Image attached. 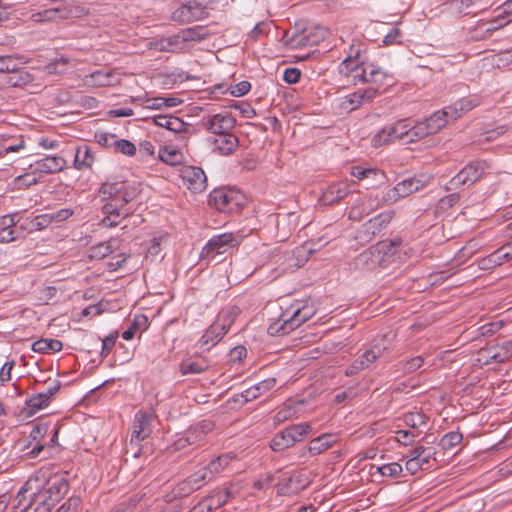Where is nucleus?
Listing matches in <instances>:
<instances>
[{
	"instance_id": "obj_12",
	"label": "nucleus",
	"mask_w": 512,
	"mask_h": 512,
	"mask_svg": "<svg viewBox=\"0 0 512 512\" xmlns=\"http://www.w3.org/2000/svg\"><path fill=\"white\" fill-rule=\"evenodd\" d=\"M378 94L379 89L376 87L358 89L342 99L340 108L348 112L354 111L360 106L372 102Z\"/></svg>"
},
{
	"instance_id": "obj_39",
	"label": "nucleus",
	"mask_w": 512,
	"mask_h": 512,
	"mask_svg": "<svg viewBox=\"0 0 512 512\" xmlns=\"http://www.w3.org/2000/svg\"><path fill=\"white\" fill-rule=\"evenodd\" d=\"M505 325V322L503 320H496L488 322L476 330V335L473 337V340H478L481 338H488L496 334L498 331H500Z\"/></svg>"
},
{
	"instance_id": "obj_22",
	"label": "nucleus",
	"mask_w": 512,
	"mask_h": 512,
	"mask_svg": "<svg viewBox=\"0 0 512 512\" xmlns=\"http://www.w3.org/2000/svg\"><path fill=\"white\" fill-rule=\"evenodd\" d=\"M208 141L213 145L214 152L224 156L231 155L239 146L238 137L231 132L209 138Z\"/></svg>"
},
{
	"instance_id": "obj_53",
	"label": "nucleus",
	"mask_w": 512,
	"mask_h": 512,
	"mask_svg": "<svg viewBox=\"0 0 512 512\" xmlns=\"http://www.w3.org/2000/svg\"><path fill=\"white\" fill-rule=\"evenodd\" d=\"M292 434L295 443L302 441L312 431V426L308 422L294 424L287 427Z\"/></svg>"
},
{
	"instance_id": "obj_34",
	"label": "nucleus",
	"mask_w": 512,
	"mask_h": 512,
	"mask_svg": "<svg viewBox=\"0 0 512 512\" xmlns=\"http://www.w3.org/2000/svg\"><path fill=\"white\" fill-rule=\"evenodd\" d=\"M295 444L292 434L287 428L277 433L271 440L270 447L273 451H283Z\"/></svg>"
},
{
	"instance_id": "obj_30",
	"label": "nucleus",
	"mask_w": 512,
	"mask_h": 512,
	"mask_svg": "<svg viewBox=\"0 0 512 512\" xmlns=\"http://www.w3.org/2000/svg\"><path fill=\"white\" fill-rule=\"evenodd\" d=\"M105 203L101 207V212L103 214H110L116 216H122L123 218H127L131 215L130 212L125 211V207L129 202H122V199H102Z\"/></svg>"
},
{
	"instance_id": "obj_52",
	"label": "nucleus",
	"mask_w": 512,
	"mask_h": 512,
	"mask_svg": "<svg viewBox=\"0 0 512 512\" xmlns=\"http://www.w3.org/2000/svg\"><path fill=\"white\" fill-rule=\"evenodd\" d=\"M159 158L166 164L175 166L182 162L183 155L176 149H169L165 147L159 151Z\"/></svg>"
},
{
	"instance_id": "obj_19",
	"label": "nucleus",
	"mask_w": 512,
	"mask_h": 512,
	"mask_svg": "<svg viewBox=\"0 0 512 512\" xmlns=\"http://www.w3.org/2000/svg\"><path fill=\"white\" fill-rule=\"evenodd\" d=\"M457 118V107L448 106L442 110L436 111L425 121L431 134H436L446 126L449 120H456Z\"/></svg>"
},
{
	"instance_id": "obj_43",
	"label": "nucleus",
	"mask_w": 512,
	"mask_h": 512,
	"mask_svg": "<svg viewBox=\"0 0 512 512\" xmlns=\"http://www.w3.org/2000/svg\"><path fill=\"white\" fill-rule=\"evenodd\" d=\"M302 402L299 403H285L282 408H280L274 416V422L276 424L283 423L291 418H293L297 412V406L301 405Z\"/></svg>"
},
{
	"instance_id": "obj_8",
	"label": "nucleus",
	"mask_w": 512,
	"mask_h": 512,
	"mask_svg": "<svg viewBox=\"0 0 512 512\" xmlns=\"http://www.w3.org/2000/svg\"><path fill=\"white\" fill-rule=\"evenodd\" d=\"M236 245H238V241L232 233L213 236L202 249L201 258L214 259L217 255L226 253L228 249Z\"/></svg>"
},
{
	"instance_id": "obj_5",
	"label": "nucleus",
	"mask_w": 512,
	"mask_h": 512,
	"mask_svg": "<svg viewBox=\"0 0 512 512\" xmlns=\"http://www.w3.org/2000/svg\"><path fill=\"white\" fill-rule=\"evenodd\" d=\"M294 309L290 316H287L286 313L282 315V323L278 327L277 323L271 325L269 327V332L273 334L274 332L281 333L282 335L288 334L292 330L298 328L301 324L308 321L313 315L314 310L312 307H308L307 305H293Z\"/></svg>"
},
{
	"instance_id": "obj_37",
	"label": "nucleus",
	"mask_w": 512,
	"mask_h": 512,
	"mask_svg": "<svg viewBox=\"0 0 512 512\" xmlns=\"http://www.w3.org/2000/svg\"><path fill=\"white\" fill-rule=\"evenodd\" d=\"M185 40L180 37V31L177 34L162 39L159 43V49L167 52H178L185 47Z\"/></svg>"
},
{
	"instance_id": "obj_1",
	"label": "nucleus",
	"mask_w": 512,
	"mask_h": 512,
	"mask_svg": "<svg viewBox=\"0 0 512 512\" xmlns=\"http://www.w3.org/2000/svg\"><path fill=\"white\" fill-rule=\"evenodd\" d=\"M30 480L16 496L15 512H50L69 490L68 479L64 475L50 478L43 489L32 491Z\"/></svg>"
},
{
	"instance_id": "obj_27",
	"label": "nucleus",
	"mask_w": 512,
	"mask_h": 512,
	"mask_svg": "<svg viewBox=\"0 0 512 512\" xmlns=\"http://www.w3.org/2000/svg\"><path fill=\"white\" fill-rule=\"evenodd\" d=\"M337 441V438L333 434H322L321 436L314 438L310 441L308 451L311 455H319L326 451Z\"/></svg>"
},
{
	"instance_id": "obj_14",
	"label": "nucleus",
	"mask_w": 512,
	"mask_h": 512,
	"mask_svg": "<svg viewBox=\"0 0 512 512\" xmlns=\"http://www.w3.org/2000/svg\"><path fill=\"white\" fill-rule=\"evenodd\" d=\"M400 245V241L391 240L389 242L378 243L375 250L372 248L365 250L356 258V265H375L379 259H374L375 252L378 254L383 253L384 255H393L396 252V248Z\"/></svg>"
},
{
	"instance_id": "obj_7",
	"label": "nucleus",
	"mask_w": 512,
	"mask_h": 512,
	"mask_svg": "<svg viewBox=\"0 0 512 512\" xmlns=\"http://www.w3.org/2000/svg\"><path fill=\"white\" fill-rule=\"evenodd\" d=\"M393 214L392 211H385L369 219L358 230L356 238L365 243L372 241L391 222Z\"/></svg>"
},
{
	"instance_id": "obj_57",
	"label": "nucleus",
	"mask_w": 512,
	"mask_h": 512,
	"mask_svg": "<svg viewBox=\"0 0 512 512\" xmlns=\"http://www.w3.org/2000/svg\"><path fill=\"white\" fill-rule=\"evenodd\" d=\"M428 417L421 412H410L404 415V422L411 428H418L427 423Z\"/></svg>"
},
{
	"instance_id": "obj_60",
	"label": "nucleus",
	"mask_w": 512,
	"mask_h": 512,
	"mask_svg": "<svg viewBox=\"0 0 512 512\" xmlns=\"http://www.w3.org/2000/svg\"><path fill=\"white\" fill-rule=\"evenodd\" d=\"M191 128L190 124L185 123L182 119L172 116L169 131L175 134H187Z\"/></svg>"
},
{
	"instance_id": "obj_45",
	"label": "nucleus",
	"mask_w": 512,
	"mask_h": 512,
	"mask_svg": "<svg viewBox=\"0 0 512 512\" xmlns=\"http://www.w3.org/2000/svg\"><path fill=\"white\" fill-rule=\"evenodd\" d=\"M66 15L59 8L47 9L42 12L32 14L31 18L34 22H51L65 18Z\"/></svg>"
},
{
	"instance_id": "obj_31",
	"label": "nucleus",
	"mask_w": 512,
	"mask_h": 512,
	"mask_svg": "<svg viewBox=\"0 0 512 512\" xmlns=\"http://www.w3.org/2000/svg\"><path fill=\"white\" fill-rule=\"evenodd\" d=\"M394 336L395 335L392 333H386L375 338L368 351H370L376 359H379L390 349Z\"/></svg>"
},
{
	"instance_id": "obj_15",
	"label": "nucleus",
	"mask_w": 512,
	"mask_h": 512,
	"mask_svg": "<svg viewBox=\"0 0 512 512\" xmlns=\"http://www.w3.org/2000/svg\"><path fill=\"white\" fill-rule=\"evenodd\" d=\"M48 384L45 391L39 392L26 400V405L32 411H38L47 407L52 397L60 390L61 382L57 379L46 382Z\"/></svg>"
},
{
	"instance_id": "obj_44",
	"label": "nucleus",
	"mask_w": 512,
	"mask_h": 512,
	"mask_svg": "<svg viewBox=\"0 0 512 512\" xmlns=\"http://www.w3.org/2000/svg\"><path fill=\"white\" fill-rule=\"evenodd\" d=\"M230 491L226 490H214L211 492L209 496L204 498V500H208V504L211 505V511L214 509H218L224 504H226L230 498Z\"/></svg>"
},
{
	"instance_id": "obj_48",
	"label": "nucleus",
	"mask_w": 512,
	"mask_h": 512,
	"mask_svg": "<svg viewBox=\"0 0 512 512\" xmlns=\"http://www.w3.org/2000/svg\"><path fill=\"white\" fill-rule=\"evenodd\" d=\"M205 29L202 26H195L180 31V37L187 42H200L206 37Z\"/></svg>"
},
{
	"instance_id": "obj_10",
	"label": "nucleus",
	"mask_w": 512,
	"mask_h": 512,
	"mask_svg": "<svg viewBox=\"0 0 512 512\" xmlns=\"http://www.w3.org/2000/svg\"><path fill=\"white\" fill-rule=\"evenodd\" d=\"M410 127V119H401L393 125H387L375 136V142H389L392 140H401L408 144V132Z\"/></svg>"
},
{
	"instance_id": "obj_29",
	"label": "nucleus",
	"mask_w": 512,
	"mask_h": 512,
	"mask_svg": "<svg viewBox=\"0 0 512 512\" xmlns=\"http://www.w3.org/2000/svg\"><path fill=\"white\" fill-rule=\"evenodd\" d=\"M316 43L317 40L313 39L311 32H309L307 29L300 33H294L286 40V44L290 49H301L304 47L312 46Z\"/></svg>"
},
{
	"instance_id": "obj_21",
	"label": "nucleus",
	"mask_w": 512,
	"mask_h": 512,
	"mask_svg": "<svg viewBox=\"0 0 512 512\" xmlns=\"http://www.w3.org/2000/svg\"><path fill=\"white\" fill-rule=\"evenodd\" d=\"M67 166V161L61 156H47L35 161L31 168L38 174H55L63 171Z\"/></svg>"
},
{
	"instance_id": "obj_40",
	"label": "nucleus",
	"mask_w": 512,
	"mask_h": 512,
	"mask_svg": "<svg viewBox=\"0 0 512 512\" xmlns=\"http://www.w3.org/2000/svg\"><path fill=\"white\" fill-rule=\"evenodd\" d=\"M481 103V97L479 95H469L464 97L450 105L449 107H457L458 118L465 112L472 110L479 106Z\"/></svg>"
},
{
	"instance_id": "obj_59",
	"label": "nucleus",
	"mask_w": 512,
	"mask_h": 512,
	"mask_svg": "<svg viewBox=\"0 0 512 512\" xmlns=\"http://www.w3.org/2000/svg\"><path fill=\"white\" fill-rule=\"evenodd\" d=\"M207 368L206 365L197 361L182 362L180 364V371L183 375L199 374Z\"/></svg>"
},
{
	"instance_id": "obj_50",
	"label": "nucleus",
	"mask_w": 512,
	"mask_h": 512,
	"mask_svg": "<svg viewBox=\"0 0 512 512\" xmlns=\"http://www.w3.org/2000/svg\"><path fill=\"white\" fill-rule=\"evenodd\" d=\"M185 5L186 8H189V15L192 21L204 19L208 15L206 7L198 0H188L185 2Z\"/></svg>"
},
{
	"instance_id": "obj_2",
	"label": "nucleus",
	"mask_w": 512,
	"mask_h": 512,
	"mask_svg": "<svg viewBox=\"0 0 512 512\" xmlns=\"http://www.w3.org/2000/svg\"><path fill=\"white\" fill-rule=\"evenodd\" d=\"M239 314L240 309L236 306L221 310L216 320L200 338V345L208 348L215 346L226 335Z\"/></svg>"
},
{
	"instance_id": "obj_4",
	"label": "nucleus",
	"mask_w": 512,
	"mask_h": 512,
	"mask_svg": "<svg viewBox=\"0 0 512 512\" xmlns=\"http://www.w3.org/2000/svg\"><path fill=\"white\" fill-rule=\"evenodd\" d=\"M488 165L485 161L477 160L468 163L450 181L447 190H456L470 187L484 174Z\"/></svg>"
},
{
	"instance_id": "obj_58",
	"label": "nucleus",
	"mask_w": 512,
	"mask_h": 512,
	"mask_svg": "<svg viewBox=\"0 0 512 512\" xmlns=\"http://www.w3.org/2000/svg\"><path fill=\"white\" fill-rule=\"evenodd\" d=\"M377 471L385 477H397L402 473L403 468L399 463L393 462L377 467Z\"/></svg>"
},
{
	"instance_id": "obj_62",
	"label": "nucleus",
	"mask_w": 512,
	"mask_h": 512,
	"mask_svg": "<svg viewBox=\"0 0 512 512\" xmlns=\"http://www.w3.org/2000/svg\"><path fill=\"white\" fill-rule=\"evenodd\" d=\"M118 338V332L114 331L110 335L106 336L102 339V349H101V356L107 357L108 354L111 352L112 348L115 345V342Z\"/></svg>"
},
{
	"instance_id": "obj_42",
	"label": "nucleus",
	"mask_w": 512,
	"mask_h": 512,
	"mask_svg": "<svg viewBox=\"0 0 512 512\" xmlns=\"http://www.w3.org/2000/svg\"><path fill=\"white\" fill-rule=\"evenodd\" d=\"M435 455V451L433 448L417 446L409 451L408 457H412L413 459L419 461L424 466L430 468V459Z\"/></svg>"
},
{
	"instance_id": "obj_6",
	"label": "nucleus",
	"mask_w": 512,
	"mask_h": 512,
	"mask_svg": "<svg viewBox=\"0 0 512 512\" xmlns=\"http://www.w3.org/2000/svg\"><path fill=\"white\" fill-rule=\"evenodd\" d=\"M427 185L424 176H414L397 183L393 188L386 191L382 196L383 202L393 203L401 198L407 197L414 192L423 189Z\"/></svg>"
},
{
	"instance_id": "obj_61",
	"label": "nucleus",
	"mask_w": 512,
	"mask_h": 512,
	"mask_svg": "<svg viewBox=\"0 0 512 512\" xmlns=\"http://www.w3.org/2000/svg\"><path fill=\"white\" fill-rule=\"evenodd\" d=\"M38 172L33 171L31 173H25L16 178V182L19 186L30 187L39 182V177L37 176Z\"/></svg>"
},
{
	"instance_id": "obj_9",
	"label": "nucleus",
	"mask_w": 512,
	"mask_h": 512,
	"mask_svg": "<svg viewBox=\"0 0 512 512\" xmlns=\"http://www.w3.org/2000/svg\"><path fill=\"white\" fill-rule=\"evenodd\" d=\"M214 429V423L210 420H202L191 426L185 434L177 440L176 446L179 449L189 445L200 444L205 436Z\"/></svg>"
},
{
	"instance_id": "obj_33",
	"label": "nucleus",
	"mask_w": 512,
	"mask_h": 512,
	"mask_svg": "<svg viewBox=\"0 0 512 512\" xmlns=\"http://www.w3.org/2000/svg\"><path fill=\"white\" fill-rule=\"evenodd\" d=\"M367 82L391 86L394 84V78L383 71L381 68L374 64H368V79Z\"/></svg>"
},
{
	"instance_id": "obj_63",
	"label": "nucleus",
	"mask_w": 512,
	"mask_h": 512,
	"mask_svg": "<svg viewBox=\"0 0 512 512\" xmlns=\"http://www.w3.org/2000/svg\"><path fill=\"white\" fill-rule=\"evenodd\" d=\"M172 19L180 23L193 22L192 19H190L189 8H186L185 3L173 11Z\"/></svg>"
},
{
	"instance_id": "obj_35",
	"label": "nucleus",
	"mask_w": 512,
	"mask_h": 512,
	"mask_svg": "<svg viewBox=\"0 0 512 512\" xmlns=\"http://www.w3.org/2000/svg\"><path fill=\"white\" fill-rule=\"evenodd\" d=\"M429 135H432L426 124V121H416L412 124L410 120V127L408 132V144L417 142Z\"/></svg>"
},
{
	"instance_id": "obj_41",
	"label": "nucleus",
	"mask_w": 512,
	"mask_h": 512,
	"mask_svg": "<svg viewBox=\"0 0 512 512\" xmlns=\"http://www.w3.org/2000/svg\"><path fill=\"white\" fill-rule=\"evenodd\" d=\"M148 327V318L144 314L136 315L127 330L122 333L124 340H131L137 331Z\"/></svg>"
},
{
	"instance_id": "obj_16",
	"label": "nucleus",
	"mask_w": 512,
	"mask_h": 512,
	"mask_svg": "<svg viewBox=\"0 0 512 512\" xmlns=\"http://www.w3.org/2000/svg\"><path fill=\"white\" fill-rule=\"evenodd\" d=\"M152 416L146 412H138L135 415L131 432L130 444H138L150 436Z\"/></svg>"
},
{
	"instance_id": "obj_20",
	"label": "nucleus",
	"mask_w": 512,
	"mask_h": 512,
	"mask_svg": "<svg viewBox=\"0 0 512 512\" xmlns=\"http://www.w3.org/2000/svg\"><path fill=\"white\" fill-rule=\"evenodd\" d=\"M209 204L222 212H230L238 206L234 193L224 189H215L209 195Z\"/></svg>"
},
{
	"instance_id": "obj_17",
	"label": "nucleus",
	"mask_w": 512,
	"mask_h": 512,
	"mask_svg": "<svg viewBox=\"0 0 512 512\" xmlns=\"http://www.w3.org/2000/svg\"><path fill=\"white\" fill-rule=\"evenodd\" d=\"M49 430V425L47 423H38L33 426L30 434H29V443L27 448H30L29 455L32 458H36L42 455L44 450L46 449V443H41L44 436L47 434Z\"/></svg>"
},
{
	"instance_id": "obj_26",
	"label": "nucleus",
	"mask_w": 512,
	"mask_h": 512,
	"mask_svg": "<svg viewBox=\"0 0 512 512\" xmlns=\"http://www.w3.org/2000/svg\"><path fill=\"white\" fill-rule=\"evenodd\" d=\"M94 160L91 148L83 144L76 149L73 165L77 170L89 169L92 167Z\"/></svg>"
},
{
	"instance_id": "obj_13",
	"label": "nucleus",
	"mask_w": 512,
	"mask_h": 512,
	"mask_svg": "<svg viewBox=\"0 0 512 512\" xmlns=\"http://www.w3.org/2000/svg\"><path fill=\"white\" fill-rule=\"evenodd\" d=\"M181 178L186 187L193 193H199L207 187V177L200 167L184 166L181 169Z\"/></svg>"
},
{
	"instance_id": "obj_47",
	"label": "nucleus",
	"mask_w": 512,
	"mask_h": 512,
	"mask_svg": "<svg viewBox=\"0 0 512 512\" xmlns=\"http://www.w3.org/2000/svg\"><path fill=\"white\" fill-rule=\"evenodd\" d=\"M505 16L503 14H499L495 18H493L489 22L482 23V26H485L484 32L485 35H481V39H487L489 38L493 32L497 31L498 29L504 27L505 25L509 24L511 20L504 21Z\"/></svg>"
},
{
	"instance_id": "obj_32",
	"label": "nucleus",
	"mask_w": 512,
	"mask_h": 512,
	"mask_svg": "<svg viewBox=\"0 0 512 512\" xmlns=\"http://www.w3.org/2000/svg\"><path fill=\"white\" fill-rule=\"evenodd\" d=\"M360 50H354L353 45L350 47V53L347 58H345L339 65V71L341 74L345 76H352L354 72H359L360 65L357 62V58L359 57Z\"/></svg>"
},
{
	"instance_id": "obj_28",
	"label": "nucleus",
	"mask_w": 512,
	"mask_h": 512,
	"mask_svg": "<svg viewBox=\"0 0 512 512\" xmlns=\"http://www.w3.org/2000/svg\"><path fill=\"white\" fill-rule=\"evenodd\" d=\"M377 359L368 349L363 352L354 362L349 365L345 371L346 376L356 375L358 372L367 369Z\"/></svg>"
},
{
	"instance_id": "obj_23",
	"label": "nucleus",
	"mask_w": 512,
	"mask_h": 512,
	"mask_svg": "<svg viewBox=\"0 0 512 512\" xmlns=\"http://www.w3.org/2000/svg\"><path fill=\"white\" fill-rule=\"evenodd\" d=\"M349 184L346 182L333 183L323 192L320 203L323 205H333L344 199L351 192Z\"/></svg>"
},
{
	"instance_id": "obj_18",
	"label": "nucleus",
	"mask_w": 512,
	"mask_h": 512,
	"mask_svg": "<svg viewBox=\"0 0 512 512\" xmlns=\"http://www.w3.org/2000/svg\"><path fill=\"white\" fill-rule=\"evenodd\" d=\"M236 126V119L230 114H215L205 124L206 129L218 136L229 133Z\"/></svg>"
},
{
	"instance_id": "obj_64",
	"label": "nucleus",
	"mask_w": 512,
	"mask_h": 512,
	"mask_svg": "<svg viewBox=\"0 0 512 512\" xmlns=\"http://www.w3.org/2000/svg\"><path fill=\"white\" fill-rule=\"evenodd\" d=\"M251 89V84L248 81H241L235 85L230 86V94L235 97H240L247 94Z\"/></svg>"
},
{
	"instance_id": "obj_3",
	"label": "nucleus",
	"mask_w": 512,
	"mask_h": 512,
	"mask_svg": "<svg viewBox=\"0 0 512 512\" xmlns=\"http://www.w3.org/2000/svg\"><path fill=\"white\" fill-rule=\"evenodd\" d=\"M142 191L141 184L128 181H106L99 188L102 199H122V202H132Z\"/></svg>"
},
{
	"instance_id": "obj_38",
	"label": "nucleus",
	"mask_w": 512,
	"mask_h": 512,
	"mask_svg": "<svg viewBox=\"0 0 512 512\" xmlns=\"http://www.w3.org/2000/svg\"><path fill=\"white\" fill-rule=\"evenodd\" d=\"M62 347V342L58 339H39L32 345L33 351L38 353L59 352Z\"/></svg>"
},
{
	"instance_id": "obj_11",
	"label": "nucleus",
	"mask_w": 512,
	"mask_h": 512,
	"mask_svg": "<svg viewBox=\"0 0 512 512\" xmlns=\"http://www.w3.org/2000/svg\"><path fill=\"white\" fill-rule=\"evenodd\" d=\"M208 481H210V477H207V471L200 469L179 482L172 491L173 496L178 498L187 497L194 491L199 490Z\"/></svg>"
},
{
	"instance_id": "obj_56",
	"label": "nucleus",
	"mask_w": 512,
	"mask_h": 512,
	"mask_svg": "<svg viewBox=\"0 0 512 512\" xmlns=\"http://www.w3.org/2000/svg\"><path fill=\"white\" fill-rule=\"evenodd\" d=\"M112 150L115 153H121L126 156H133L136 153V146L129 140L117 138Z\"/></svg>"
},
{
	"instance_id": "obj_36",
	"label": "nucleus",
	"mask_w": 512,
	"mask_h": 512,
	"mask_svg": "<svg viewBox=\"0 0 512 512\" xmlns=\"http://www.w3.org/2000/svg\"><path fill=\"white\" fill-rule=\"evenodd\" d=\"M113 243H114V240L111 239L106 242H101V243H98L97 245L92 246L89 249V258L90 259H103L106 256L112 254L118 248Z\"/></svg>"
},
{
	"instance_id": "obj_24",
	"label": "nucleus",
	"mask_w": 512,
	"mask_h": 512,
	"mask_svg": "<svg viewBox=\"0 0 512 512\" xmlns=\"http://www.w3.org/2000/svg\"><path fill=\"white\" fill-rule=\"evenodd\" d=\"M84 81L90 86L106 87L119 82L112 70L100 69L85 75Z\"/></svg>"
},
{
	"instance_id": "obj_49",
	"label": "nucleus",
	"mask_w": 512,
	"mask_h": 512,
	"mask_svg": "<svg viewBox=\"0 0 512 512\" xmlns=\"http://www.w3.org/2000/svg\"><path fill=\"white\" fill-rule=\"evenodd\" d=\"M33 80L34 77L19 66L17 71L10 74L7 83L12 86H24L31 83Z\"/></svg>"
},
{
	"instance_id": "obj_46",
	"label": "nucleus",
	"mask_w": 512,
	"mask_h": 512,
	"mask_svg": "<svg viewBox=\"0 0 512 512\" xmlns=\"http://www.w3.org/2000/svg\"><path fill=\"white\" fill-rule=\"evenodd\" d=\"M21 56L5 55L0 56V73H8L17 71L18 67L24 62L21 60Z\"/></svg>"
},
{
	"instance_id": "obj_51",
	"label": "nucleus",
	"mask_w": 512,
	"mask_h": 512,
	"mask_svg": "<svg viewBox=\"0 0 512 512\" xmlns=\"http://www.w3.org/2000/svg\"><path fill=\"white\" fill-rule=\"evenodd\" d=\"M503 263L504 261L502 256L499 254V249L478 260V266L483 270L493 269L502 265Z\"/></svg>"
},
{
	"instance_id": "obj_25",
	"label": "nucleus",
	"mask_w": 512,
	"mask_h": 512,
	"mask_svg": "<svg viewBox=\"0 0 512 512\" xmlns=\"http://www.w3.org/2000/svg\"><path fill=\"white\" fill-rule=\"evenodd\" d=\"M235 458L236 454L233 452L223 453L211 460L202 470L207 471V477L211 479L213 475L224 471Z\"/></svg>"
},
{
	"instance_id": "obj_55",
	"label": "nucleus",
	"mask_w": 512,
	"mask_h": 512,
	"mask_svg": "<svg viewBox=\"0 0 512 512\" xmlns=\"http://www.w3.org/2000/svg\"><path fill=\"white\" fill-rule=\"evenodd\" d=\"M463 439V436L459 432H448L440 440L439 445L443 450H450L458 445Z\"/></svg>"
},
{
	"instance_id": "obj_54",
	"label": "nucleus",
	"mask_w": 512,
	"mask_h": 512,
	"mask_svg": "<svg viewBox=\"0 0 512 512\" xmlns=\"http://www.w3.org/2000/svg\"><path fill=\"white\" fill-rule=\"evenodd\" d=\"M51 223H53V217L51 213H47L35 216L30 220L28 226L31 231H40L47 228Z\"/></svg>"
}]
</instances>
